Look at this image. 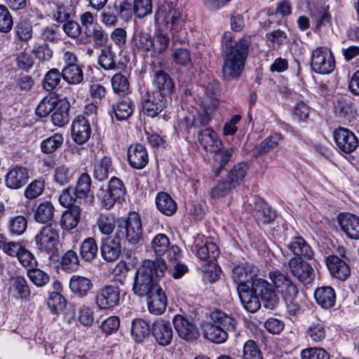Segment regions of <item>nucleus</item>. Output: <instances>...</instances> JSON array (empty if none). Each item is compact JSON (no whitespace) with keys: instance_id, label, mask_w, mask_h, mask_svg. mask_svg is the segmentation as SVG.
Here are the masks:
<instances>
[{"instance_id":"11","label":"nucleus","mask_w":359,"mask_h":359,"mask_svg":"<svg viewBox=\"0 0 359 359\" xmlns=\"http://www.w3.org/2000/svg\"><path fill=\"white\" fill-rule=\"evenodd\" d=\"M288 267L292 275L300 282L310 283L315 277L313 267L300 257H292L288 262Z\"/></svg>"},{"instance_id":"1","label":"nucleus","mask_w":359,"mask_h":359,"mask_svg":"<svg viewBox=\"0 0 359 359\" xmlns=\"http://www.w3.org/2000/svg\"><path fill=\"white\" fill-rule=\"evenodd\" d=\"M237 292L243 307L250 313H255L261 308V300L264 306L274 309L278 304L279 299L269 283L259 278L253 280L250 285L237 286Z\"/></svg>"},{"instance_id":"38","label":"nucleus","mask_w":359,"mask_h":359,"mask_svg":"<svg viewBox=\"0 0 359 359\" xmlns=\"http://www.w3.org/2000/svg\"><path fill=\"white\" fill-rule=\"evenodd\" d=\"M196 251V255L202 260L212 262L216 259L219 255L218 248L217 245L212 242H205L203 245H199L196 243L194 246Z\"/></svg>"},{"instance_id":"14","label":"nucleus","mask_w":359,"mask_h":359,"mask_svg":"<svg viewBox=\"0 0 359 359\" xmlns=\"http://www.w3.org/2000/svg\"><path fill=\"white\" fill-rule=\"evenodd\" d=\"M29 178V169L22 165H15L8 170L5 184L10 189H18L27 184Z\"/></svg>"},{"instance_id":"8","label":"nucleus","mask_w":359,"mask_h":359,"mask_svg":"<svg viewBox=\"0 0 359 359\" xmlns=\"http://www.w3.org/2000/svg\"><path fill=\"white\" fill-rule=\"evenodd\" d=\"M95 302L100 310L112 311L120 303V290L118 287L105 285L96 292Z\"/></svg>"},{"instance_id":"22","label":"nucleus","mask_w":359,"mask_h":359,"mask_svg":"<svg viewBox=\"0 0 359 359\" xmlns=\"http://www.w3.org/2000/svg\"><path fill=\"white\" fill-rule=\"evenodd\" d=\"M128 161L130 165L135 169L144 168L149 161L146 148L141 144L130 145L128 149Z\"/></svg>"},{"instance_id":"29","label":"nucleus","mask_w":359,"mask_h":359,"mask_svg":"<svg viewBox=\"0 0 359 359\" xmlns=\"http://www.w3.org/2000/svg\"><path fill=\"white\" fill-rule=\"evenodd\" d=\"M282 140L283 136L280 133H275L268 136L259 144L255 145V147L251 149L250 152L252 156L257 158L269 153L275 149L282 141Z\"/></svg>"},{"instance_id":"34","label":"nucleus","mask_w":359,"mask_h":359,"mask_svg":"<svg viewBox=\"0 0 359 359\" xmlns=\"http://www.w3.org/2000/svg\"><path fill=\"white\" fill-rule=\"evenodd\" d=\"M314 297L317 303L324 309H330L334 306L336 295L334 290L330 286L318 287Z\"/></svg>"},{"instance_id":"23","label":"nucleus","mask_w":359,"mask_h":359,"mask_svg":"<svg viewBox=\"0 0 359 359\" xmlns=\"http://www.w3.org/2000/svg\"><path fill=\"white\" fill-rule=\"evenodd\" d=\"M198 140L202 147L209 152L217 151L222 145L217 134L209 127L198 131Z\"/></svg>"},{"instance_id":"56","label":"nucleus","mask_w":359,"mask_h":359,"mask_svg":"<svg viewBox=\"0 0 359 359\" xmlns=\"http://www.w3.org/2000/svg\"><path fill=\"white\" fill-rule=\"evenodd\" d=\"M73 177L72 170L65 164L57 165L54 170L53 180L60 185H65Z\"/></svg>"},{"instance_id":"28","label":"nucleus","mask_w":359,"mask_h":359,"mask_svg":"<svg viewBox=\"0 0 359 359\" xmlns=\"http://www.w3.org/2000/svg\"><path fill=\"white\" fill-rule=\"evenodd\" d=\"M202 332L205 338L216 344L224 343L228 338L226 330L211 320L203 324Z\"/></svg>"},{"instance_id":"49","label":"nucleus","mask_w":359,"mask_h":359,"mask_svg":"<svg viewBox=\"0 0 359 359\" xmlns=\"http://www.w3.org/2000/svg\"><path fill=\"white\" fill-rule=\"evenodd\" d=\"M214 156L215 166L217 169V174L219 173L225 167V165L231 159L233 154V149L232 147H221L215 151Z\"/></svg>"},{"instance_id":"40","label":"nucleus","mask_w":359,"mask_h":359,"mask_svg":"<svg viewBox=\"0 0 359 359\" xmlns=\"http://www.w3.org/2000/svg\"><path fill=\"white\" fill-rule=\"evenodd\" d=\"M78 321L85 327H92L96 322L94 307L86 304L79 306L76 310Z\"/></svg>"},{"instance_id":"48","label":"nucleus","mask_w":359,"mask_h":359,"mask_svg":"<svg viewBox=\"0 0 359 359\" xmlns=\"http://www.w3.org/2000/svg\"><path fill=\"white\" fill-rule=\"evenodd\" d=\"M113 111L118 120H125L129 118L133 111V103L129 99H124L113 105Z\"/></svg>"},{"instance_id":"41","label":"nucleus","mask_w":359,"mask_h":359,"mask_svg":"<svg viewBox=\"0 0 359 359\" xmlns=\"http://www.w3.org/2000/svg\"><path fill=\"white\" fill-rule=\"evenodd\" d=\"M156 205L158 210L167 216L173 215L177 210V205L174 200L165 192L158 194Z\"/></svg>"},{"instance_id":"3","label":"nucleus","mask_w":359,"mask_h":359,"mask_svg":"<svg viewBox=\"0 0 359 359\" xmlns=\"http://www.w3.org/2000/svg\"><path fill=\"white\" fill-rule=\"evenodd\" d=\"M224 43L226 56L222 67L223 76L226 80L236 79L240 76L244 68L250 44L249 38L241 39L234 46L227 37H225Z\"/></svg>"},{"instance_id":"35","label":"nucleus","mask_w":359,"mask_h":359,"mask_svg":"<svg viewBox=\"0 0 359 359\" xmlns=\"http://www.w3.org/2000/svg\"><path fill=\"white\" fill-rule=\"evenodd\" d=\"M81 216V208L74 205L69 208L62 214L61 226L66 230H72L77 226Z\"/></svg>"},{"instance_id":"32","label":"nucleus","mask_w":359,"mask_h":359,"mask_svg":"<svg viewBox=\"0 0 359 359\" xmlns=\"http://www.w3.org/2000/svg\"><path fill=\"white\" fill-rule=\"evenodd\" d=\"M91 178L87 173H83L78 178L74 191L79 198H85L86 202L92 204L94 196L90 192Z\"/></svg>"},{"instance_id":"43","label":"nucleus","mask_w":359,"mask_h":359,"mask_svg":"<svg viewBox=\"0 0 359 359\" xmlns=\"http://www.w3.org/2000/svg\"><path fill=\"white\" fill-rule=\"evenodd\" d=\"M170 39L167 33L162 31L155 32L152 36V53L155 55L164 53L169 47Z\"/></svg>"},{"instance_id":"45","label":"nucleus","mask_w":359,"mask_h":359,"mask_svg":"<svg viewBox=\"0 0 359 359\" xmlns=\"http://www.w3.org/2000/svg\"><path fill=\"white\" fill-rule=\"evenodd\" d=\"M98 247L93 238H86L80 247V255L86 262H92L97 256Z\"/></svg>"},{"instance_id":"16","label":"nucleus","mask_w":359,"mask_h":359,"mask_svg":"<svg viewBox=\"0 0 359 359\" xmlns=\"http://www.w3.org/2000/svg\"><path fill=\"white\" fill-rule=\"evenodd\" d=\"M172 323L178 335L182 339L192 341L198 337L199 332L196 326L183 316H175Z\"/></svg>"},{"instance_id":"63","label":"nucleus","mask_w":359,"mask_h":359,"mask_svg":"<svg viewBox=\"0 0 359 359\" xmlns=\"http://www.w3.org/2000/svg\"><path fill=\"white\" fill-rule=\"evenodd\" d=\"M27 276L29 280L37 287H43L49 281V276L43 271L33 268L29 269Z\"/></svg>"},{"instance_id":"51","label":"nucleus","mask_w":359,"mask_h":359,"mask_svg":"<svg viewBox=\"0 0 359 359\" xmlns=\"http://www.w3.org/2000/svg\"><path fill=\"white\" fill-rule=\"evenodd\" d=\"M115 54L111 47H104L101 50L98 58L99 65L106 71L115 70L117 68L114 60Z\"/></svg>"},{"instance_id":"19","label":"nucleus","mask_w":359,"mask_h":359,"mask_svg":"<svg viewBox=\"0 0 359 359\" xmlns=\"http://www.w3.org/2000/svg\"><path fill=\"white\" fill-rule=\"evenodd\" d=\"M152 36L143 29H136L131 39L134 54L144 55L152 52Z\"/></svg>"},{"instance_id":"39","label":"nucleus","mask_w":359,"mask_h":359,"mask_svg":"<svg viewBox=\"0 0 359 359\" xmlns=\"http://www.w3.org/2000/svg\"><path fill=\"white\" fill-rule=\"evenodd\" d=\"M210 320L217 323L222 329L229 331H234L236 327L237 322L236 319L221 311H214L210 313Z\"/></svg>"},{"instance_id":"9","label":"nucleus","mask_w":359,"mask_h":359,"mask_svg":"<svg viewBox=\"0 0 359 359\" xmlns=\"http://www.w3.org/2000/svg\"><path fill=\"white\" fill-rule=\"evenodd\" d=\"M269 277L274 285L279 289L285 302H292L295 300L299 290L297 287L279 271L270 272Z\"/></svg>"},{"instance_id":"18","label":"nucleus","mask_w":359,"mask_h":359,"mask_svg":"<svg viewBox=\"0 0 359 359\" xmlns=\"http://www.w3.org/2000/svg\"><path fill=\"white\" fill-rule=\"evenodd\" d=\"M91 128L89 121L83 115L76 116L72 124V137L79 144H83L90 138Z\"/></svg>"},{"instance_id":"36","label":"nucleus","mask_w":359,"mask_h":359,"mask_svg":"<svg viewBox=\"0 0 359 359\" xmlns=\"http://www.w3.org/2000/svg\"><path fill=\"white\" fill-rule=\"evenodd\" d=\"M70 104L66 99H61L51 116L52 122L55 126L62 127L69 122V111Z\"/></svg>"},{"instance_id":"24","label":"nucleus","mask_w":359,"mask_h":359,"mask_svg":"<svg viewBox=\"0 0 359 359\" xmlns=\"http://www.w3.org/2000/svg\"><path fill=\"white\" fill-rule=\"evenodd\" d=\"M121 238L118 233L114 238H106L101 246V254L103 259L107 262L116 260L121 252Z\"/></svg>"},{"instance_id":"33","label":"nucleus","mask_w":359,"mask_h":359,"mask_svg":"<svg viewBox=\"0 0 359 359\" xmlns=\"http://www.w3.org/2000/svg\"><path fill=\"white\" fill-rule=\"evenodd\" d=\"M287 248L297 257H304L306 259H311L313 256V251L306 241L301 236L294 237L287 244Z\"/></svg>"},{"instance_id":"60","label":"nucleus","mask_w":359,"mask_h":359,"mask_svg":"<svg viewBox=\"0 0 359 359\" xmlns=\"http://www.w3.org/2000/svg\"><path fill=\"white\" fill-rule=\"evenodd\" d=\"M307 336L315 342L322 341L325 339L326 331L321 322L312 323L307 330Z\"/></svg>"},{"instance_id":"4","label":"nucleus","mask_w":359,"mask_h":359,"mask_svg":"<svg viewBox=\"0 0 359 359\" xmlns=\"http://www.w3.org/2000/svg\"><path fill=\"white\" fill-rule=\"evenodd\" d=\"M164 12L163 21L167 29L172 35L173 46L177 43L183 44L186 43L184 26L185 17L182 13L181 4L177 0H165L163 5Z\"/></svg>"},{"instance_id":"44","label":"nucleus","mask_w":359,"mask_h":359,"mask_svg":"<svg viewBox=\"0 0 359 359\" xmlns=\"http://www.w3.org/2000/svg\"><path fill=\"white\" fill-rule=\"evenodd\" d=\"M149 324L141 318L133 320L131 327V334L137 342H142L150 333Z\"/></svg>"},{"instance_id":"52","label":"nucleus","mask_w":359,"mask_h":359,"mask_svg":"<svg viewBox=\"0 0 359 359\" xmlns=\"http://www.w3.org/2000/svg\"><path fill=\"white\" fill-rule=\"evenodd\" d=\"M170 240L164 233L156 234L151 241V248L156 256H162L169 249Z\"/></svg>"},{"instance_id":"59","label":"nucleus","mask_w":359,"mask_h":359,"mask_svg":"<svg viewBox=\"0 0 359 359\" xmlns=\"http://www.w3.org/2000/svg\"><path fill=\"white\" fill-rule=\"evenodd\" d=\"M111 161L109 157L104 156L94 166V176L100 180H104L108 177L109 169L111 168Z\"/></svg>"},{"instance_id":"42","label":"nucleus","mask_w":359,"mask_h":359,"mask_svg":"<svg viewBox=\"0 0 359 359\" xmlns=\"http://www.w3.org/2000/svg\"><path fill=\"white\" fill-rule=\"evenodd\" d=\"M248 170V165L245 162L236 164L227 175L226 180L236 188L243 180Z\"/></svg>"},{"instance_id":"15","label":"nucleus","mask_w":359,"mask_h":359,"mask_svg":"<svg viewBox=\"0 0 359 359\" xmlns=\"http://www.w3.org/2000/svg\"><path fill=\"white\" fill-rule=\"evenodd\" d=\"M126 238L131 245L138 244L142 238V226L140 217L135 212L131 213L124 221Z\"/></svg>"},{"instance_id":"54","label":"nucleus","mask_w":359,"mask_h":359,"mask_svg":"<svg viewBox=\"0 0 359 359\" xmlns=\"http://www.w3.org/2000/svg\"><path fill=\"white\" fill-rule=\"evenodd\" d=\"M97 225L102 234L109 235L113 232L115 228V217L111 213L100 214L97 221Z\"/></svg>"},{"instance_id":"58","label":"nucleus","mask_w":359,"mask_h":359,"mask_svg":"<svg viewBox=\"0 0 359 359\" xmlns=\"http://www.w3.org/2000/svg\"><path fill=\"white\" fill-rule=\"evenodd\" d=\"M172 59L177 65L186 67L191 63L190 52L185 48H172Z\"/></svg>"},{"instance_id":"13","label":"nucleus","mask_w":359,"mask_h":359,"mask_svg":"<svg viewBox=\"0 0 359 359\" xmlns=\"http://www.w3.org/2000/svg\"><path fill=\"white\" fill-rule=\"evenodd\" d=\"M151 332L156 342L161 346H168L172 340L173 330L171 323L162 318L154 321Z\"/></svg>"},{"instance_id":"7","label":"nucleus","mask_w":359,"mask_h":359,"mask_svg":"<svg viewBox=\"0 0 359 359\" xmlns=\"http://www.w3.org/2000/svg\"><path fill=\"white\" fill-rule=\"evenodd\" d=\"M334 57L328 48L318 47L312 51L311 67L314 72L321 74H330L334 70Z\"/></svg>"},{"instance_id":"20","label":"nucleus","mask_w":359,"mask_h":359,"mask_svg":"<svg viewBox=\"0 0 359 359\" xmlns=\"http://www.w3.org/2000/svg\"><path fill=\"white\" fill-rule=\"evenodd\" d=\"M337 221L341 229L351 239H359V217L351 213H341Z\"/></svg>"},{"instance_id":"21","label":"nucleus","mask_w":359,"mask_h":359,"mask_svg":"<svg viewBox=\"0 0 359 359\" xmlns=\"http://www.w3.org/2000/svg\"><path fill=\"white\" fill-rule=\"evenodd\" d=\"M168 104H171V100L166 97L162 98L159 95L157 96L147 95L142 101V111L147 116L155 117L164 108H167Z\"/></svg>"},{"instance_id":"53","label":"nucleus","mask_w":359,"mask_h":359,"mask_svg":"<svg viewBox=\"0 0 359 359\" xmlns=\"http://www.w3.org/2000/svg\"><path fill=\"white\" fill-rule=\"evenodd\" d=\"M64 142V137L60 133H55L43 140L41 143V150L44 154H51L60 147Z\"/></svg>"},{"instance_id":"57","label":"nucleus","mask_w":359,"mask_h":359,"mask_svg":"<svg viewBox=\"0 0 359 359\" xmlns=\"http://www.w3.org/2000/svg\"><path fill=\"white\" fill-rule=\"evenodd\" d=\"M111 87L114 93L123 95L129 92V82L121 73L114 74L111 79Z\"/></svg>"},{"instance_id":"64","label":"nucleus","mask_w":359,"mask_h":359,"mask_svg":"<svg viewBox=\"0 0 359 359\" xmlns=\"http://www.w3.org/2000/svg\"><path fill=\"white\" fill-rule=\"evenodd\" d=\"M243 359H262L261 351L253 340L247 341L243 349Z\"/></svg>"},{"instance_id":"55","label":"nucleus","mask_w":359,"mask_h":359,"mask_svg":"<svg viewBox=\"0 0 359 359\" xmlns=\"http://www.w3.org/2000/svg\"><path fill=\"white\" fill-rule=\"evenodd\" d=\"M62 269L68 273L76 271L79 266V260L76 252L72 250L67 251L62 257Z\"/></svg>"},{"instance_id":"26","label":"nucleus","mask_w":359,"mask_h":359,"mask_svg":"<svg viewBox=\"0 0 359 359\" xmlns=\"http://www.w3.org/2000/svg\"><path fill=\"white\" fill-rule=\"evenodd\" d=\"M153 83L160 92V97H166L171 100L170 94L175 88L174 83L170 76L162 70L156 71L154 74Z\"/></svg>"},{"instance_id":"12","label":"nucleus","mask_w":359,"mask_h":359,"mask_svg":"<svg viewBox=\"0 0 359 359\" xmlns=\"http://www.w3.org/2000/svg\"><path fill=\"white\" fill-rule=\"evenodd\" d=\"M333 137L336 145L340 151L349 154L358 147V140L355 135L348 128L339 127L334 130Z\"/></svg>"},{"instance_id":"25","label":"nucleus","mask_w":359,"mask_h":359,"mask_svg":"<svg viewBox=\"0 0 359 359\" xmlns=\"http://www.w3.org/2000/svg\"><path fill=\"white\" fill-rule=\"evenodd\" d=\"M326 264L332 276L337 279L345 280L351 274L349 266L336 255L328 256Z\"/></svg>"},{"instance_id":"10","label":"nucleus","mask_w":359,"mask_h":359,"mask_svg":"<svg viewBox=\"0 0 359 359\" xmlns=\"http://www.w3.org/2000/svg\"><path fill=\"white\" fill-rule=\"evenodd\" d=\"M333 111L335 116L344 124L353 121L358 116L354 103L343 97H338L333 102Z\"/></svg>"},{"instance_id":"5","label":"nucleus","mask_w":359,"mask_h":359,"mask_svg":"<svg viewBox=\"0 0 359 359\" xmlns=\"http://www.w3.org/2000/svg\"><path fill=\"white\" fill-rule=\"evenodd\" d=\"M36 248L52 256L57 251L59 229L56 224L50 223L41 227L35 236Z\"/></svg>"},{"instance_id":"2","label":"nucleus","mask_w":359,"mask_h":359,"mask_svg":"<svg viewBox=\"0 0 359 359\" xmlns=\"http://www.w3.org/2000/svg\"><path fill=\"white\" fill-rule=\"evenodd\" d=\"M166 270L165 261L162 258L144 260L134 278V294L142 297L156 292L160 287L158 282L164 276Z\"/></svg>"},{"instance_id":"27","label":"nucleus","mask_w":359,"mask_h":359,"mask_svg":"<svg viewBox=\"0 0 359 359\" xmlns=\"http://www.w3.org/2000/svg\"><path fill=\"white\" fill-rule=\"evenodd\" d=\"M147 297L149 311L154 315L162 314L167 306V298L160 287L156 292H151Z\"/></svg>"},{"instance_id":"50","label":"nucleus","mask_w":359,"mask_h":359,"mask_svg":"<svg viewBox=\"0 0 359 359\" xmlns=\"http://www.w3.org/2000/svg\"><path fill=\"white\" fill-rule=\"evenodd\" d=\"M55 208L50 202L41 203L37 207L34 218L39 223H46L50 221L54 216Z\"/></svg>"},{"instance_id":"6","label":"nucleus","mask_w":359,"mask_h":359,"mask_svg":"<svg viewBox=\"0 0 359 359\" xmlns=\"http://www.w3.org/2000/svg\"><path fill=\"white\" fill-rule=\"evenodd\" d=\"M126 194V189L123 182L117 177H112L109 182L107 189L100 190L98 196L103 208L111 209L116 203H121Z\"/></svg>"},{"instance_id":"61","label":"nucleus","mask_w":359,"mask_h":359,"mask_svg":"<svg viewBox=\"0 0 359 359\" xmlns=\"http://www.w3.org/2000/svg\"><path fill=\"white\" fill-rule=\"evenodd\" d=\"M33 29L32 25L26 21L19 22L15 27V36L21 41H28L32 38Z\"/></svg>"},{"instance_id":"31","label":"nucleus","mask_w":359,"mask_h":359,"mask_svg":"<svg viewBox=\"0 0 359 359\" xmlns=\"http://www.w3.org/2000/svg\"><path fill=\"white\" fill-rule=\"evenodd\" d=\"M69 288L76 295L83 297L93 287L92 281L87 277L73 275L69 280Z\"/></svg>"},{"instance_id":"46","label":"nucleus","mask_w":359,"mask_h":359,"mask_svg":"<svg viewBox=\"0 0 359 359\" xmlns=\"http://www.w3.org/2000/svg\"><path fill=\"white\" fill-rule=\"evenodd\" d=\"M62 75L64 80L72 85L79 84L83 79V71L79 65L65 67Z\"/></svg>"},{"instance_id":"37","label":"nucleus","mask_w":359,"mask_h":359,"mask_svg":"<svg viewBox=\"0 0 359 359\" xmlns=\"http://www.w3.org/2000/svg\"><path fill=\"white\" fill-rule=\"evenodd\" d=\"M253 216L258 222L263 224H269L276 218L275 212L267 203L262 200L255 202Z\"/></svg>"},{"instance_id":"47","label":"nucleus","mask_w":359,"mask_h":359,"mask_svg":"<svg viewBox=\"0 0 359 359\" xmlns=\"http://www.w3.org/2000/svg\"><path fill=\"white\" fill-rule=\"evenodd\" d=\"M60 100L53 95H48L43 97L38 104L36 108V114L40 117L47 116L53 111L56 105L59 103Z\"/></svg>"},{"instance_id":"17","label":"nucleus","mask_w":359,"mask_h":359,"mask_svg":"<svg viewBox=\"0 0 359 359\" xmlns=\"http://www.w3.org/2000/svg\"><path fill=\"white\" fill-rule=\"evenodd\" d=\"M256 268L248 262H241L232 269L231 277L237 286L250 285L256 278Z\"/></svg>"},{"instance_id":"30","label":"nucleus","mask_w":359,"mask_h":359,"mask_svg":"<svg viewBox=\"0 0 359 359\" xmlns=\"http://www.w3.org/2000/svg\"><path fill=\"white\" fill-rule=\"evenodd\" d=\"M9 294L15 299H27L31 292L27 280L22 276H15L9 280Z\"/></svg>"},{"instance_id":"62","label":"nucleus","mask_w":359,"mask_h":359,"mask_svg":"<svg viewBox=\"0 0 359 359\" xmlns=\"http://www.w3.org/2000/svg\"><path fill=\"white\" fill-rule=\"evenodd\" d=\"M134 13L138 18H143L152 12L151 0H134Z\"/></svg>"}]
</instances>
